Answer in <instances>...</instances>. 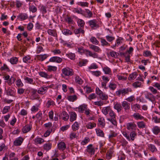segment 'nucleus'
<instances>
[{
  "label": "nucleus",
  "instance_id": "f257e3e1",
  "mask_svg": "<svg viewBox=\"0 0 160 160\" xmlns=\"http://www.w3.org/2000/svg\"><path fill=\"white\" fill-rule=\"evenodd\" d=\"M132 91V89L129 88H122L116 91V94L117 96H120L121 94L122 96H124L128 94L129 92H131Z\"/></svg>",
  "mask_w": 160,
  "mask_h": 160
},
{
  "label": "nucleus",
  "instance_id": "f03ea898",
  "mask_svg": "<svg viewBox=\"0 0 160 160\" xmlns=\"http://www.w3.org/2000/svg\"><path fill=\"white\" fill-rule=\"evenodd\" d=\"M61 71L63 74L65 76H71L74 74L73 70L68 67H66L62 69Z\"/></svg>",
  "mask_w": 160,
  "mask_h": 160
},
{
  "label": "nucleus",
  "instance_id": "7ed1b4c3",
  "mask_svg": "<svg viewBox=\"0 0 160 160\" xmlns=\"http://www.w3.org/2000/svg\"><path fill=\"white\" fill-rule=\"evenodd\" d=\"M6 93L8 96L14 97L15 94L14 89L12 87H9L5 90Z\"/></svg>",
  "mask_w": 160,
  "mask_h": 160
},
{
  "label": "nucleus",
  "instance_id": "20e7f679",
  "mask_svg": "<svg viewBox=\"0 0 160 160\" xmlns=\"http://www.w3.org/2000/svg\"><path fill=\"white\" fill-rule=\"evenodd\" d=\"M50 62H56L57 63H60L62 61V59L61 58L57 56H54L51 57L49 59Z\"/></svg>",
  "mask_w": 160,
  "mask_h": 160
},
{
  "label": "nucleus",
  "instance_id": "39448f33",
  "mask_svg": "<svg viewBox=\"0 0 160 160\" xmlns=\"http://www.w3.org/2000/svg\"><path fill=\"white\" fill-rule=\"evenodd\" d=\"M49 88L48 86H42L39 88L38 90V92L39 94L43 95L45 94Z\"/></svg>",
  "mask_w": 160,
  "mask_h": 160
},
{
  "label": "nucleus",
  "instance_id": "423d86ee",
  "mask_svg": "<svg viewBox=\"0 0 160 160\" xmlns=\"http://www.w3.org/2000/svg\"><path fill=\"white\" fill-rule=\"evenodd\" d=\"M122 105L124 110L127 112L129 110L130 108V104L127 101H124L122 102Z\"/></svg>",
  "mask_w": 160,
  "mask_h": 160
},
{
  "label": "nucleus",
  "instance_id": "0eeeda50",
  "mask_svg": "<svg viewBox=\"0 0 160 160\" xmlns=\"http://www.w3.org/2000/svg\"><path fill=\"white\" fill-rule=\"evenodd\" d=\"M124 39L122 38L119 37L117 39L115 44L111 46V47L114 49H115L116 47L118 46L121 43H122V41Z\"/></svg>",
  "mask_w": 160,
  "mask_h": 160
},
{
  "label": "nucleus",
  "instance_id": "6e6552de",
  "mask_svg": "<svg viewBox=\"0 0 160 160\" xmlns=\"http://www.w3.org/2000/svg\"><path fill=\"white\" fill-rule=\"evenodd\" d=\"M97 22L96 19H93L90 20L88 22L89 26L92 28L95 27L98 28L99 25L97 23Z\"/></svg>",
  "mask_w": 160,
  "mask_h": 160
},
{
  "label": "nucleus",
  "instance_id": "1a4fd4ad",
  "mask_svg": "<svg viewBox=\"0 0 160 160\" xmlns=\"http://www.w3.org/2000/svg\"><path fill=\"white\" fill-rule=\"evenodd\" d=\"M87 152L90 154H94L95 153V149L92 144H89L87 147Z\"/></svg>",
  "mask_w": 160,
  "mask_h": 160
},
{
  "label": "nucleus",
  "instance_id": "9d476101",
  "mask_svg": "<svg viewBox=\"0 0 160 160\" xmlns=\"http://www.w3.org/2000/svg\"><path fill=\"white\" fill-rule=\"evenodd\" d=\"M127 128L129 130H135L136 125L134 122H130L127 124Z\"/></svg>",
  "mask_w": 160,
  "mask_h": 160
},
{
  "label": "nucleus",
  "instance_id": "9b49d317",
  "mask_svg": "<svg viewBox=\"0 0 160 160\" xmlns=\"http://www.w3.org/2000/svg\"><path fill=\"white\" fill-rule=\"evenodd\" d=\"M69 120L71 122H72L75 121L77 118V115L74 112H70L69 113Z\"/></svg>",
  "mask_w": 160,
  "mask_h": 160
},
{
  "label": "nucleus",
  "instance_id": "f8f14e48",
  "mask_svg": "<svg viewBox=\"0 0 160 160\" xmlns=\"http://www.w3.org/2000/svg\"><path fill=\"white\" fill-rule=\"evenodd\" d=\"M114 108L118 112H121L122 109V104L119 102H116L114 104Z\"/></svg>",
  "mask_w": 160,
  "mask_h": 160
},
{
  "label": "nucleus",
  "instance_id": "ddd939ff",
  "mask_svg": "<svg viewBox=\"0 0 160 160\" xmlns=\"http://www.w3.org/2000/svg\"><path fill=\"white\" fill-rule=\"evenodd\" d=\"M32 128V125L27 124L22 129V131L24 133H26L29 131Z\"/></svg>",
  "mask_w": 160,
  "mask_h": 160
},
{
  "label": "nucleus",
  "instance_id": "4468645a",
  "mask_svg": "<svg viewBox=\"0 0 160 160\" xmlns=\"http://www.w3.org/2000/svg\"><path fill=\"white\" fill-rule=\"evenodd\" d=\"M23 141V139L22 138L19 137L16 139L13 142L14 145L15 146L20 145Z\"/></svg>",
  "mask_w": 160,
  "mask_h": 160
},
{
  "label": "nucleus",
  "instance_id": "2eb2a0df",
  "mask_svg": "<svg viewBox=\"0 0 160 160\" xmlns=\"http://www.w3.org/2000/svg\"><path fill=\"white\" fill-rule=\"evenodd\" d=\"M110 106L103 107L102 109V113L105 115H107L111 110Z\"/></svg>",
  "mask_w": 160,
  "mask_h": 160
},
{
  "label": "nucleus",
  "instance_id": "dca6fc26",
  "mask_svg": "<svg viewBox=\"0 0 160 160\" xmlns=\"http://www.w3.org/2000/svg\"><path fill=\"white\" fill-rule=\"evenodd\" d=\"M74 32L75 34L82 33V34L84 35L85 32L83 28L80 27L78 28L74 29Z\"/></svg>",
  "mask_w": 160,
  "mask_h": 160
},
{
  "label": "nucleus",
  "instance_id": "f3484780",
  "mask_svg": "<svg viewBox=\"0 0 160 160\" xmlns=\"http://www.w3.org/2000/svg\"><path fill=\"white\" fill-rule=\"evenodd\" d=\"M132 116L136 120H141L144 118L143 116L138 112L134 113L132 115Z\"/></svg>",
  "mask_w": 160,
  "mask_h": 160
},
{
  "label": "nucleus",
  "instance_id": "a211bd4d",
  "mask_svg": "<svg viewBox=\"0 0 160 160\" xmlns=\"http://www.w3.org/2000/svg\"><path fill=\"white\" fill-rule=\"evenodd\" d=\"M49 35L54 37H57V34L56 30L55 29H48L47 31Z\"/></svg>",
  "mask_w": 160,
  "mask_h": 160
},
{
  "label": "nucleus",
  "instance_id": "6ab92c4d",
  "mask_svg": "<svg viewBox=\"0 0 160 160\" xmlns=\"http://www.w3.org/2000/svg\"><path fill=\"white\" fill-rule=\"evenodd\" d=\"M148 149L153 153L156 152L157 150L155 146L153 144H148Z\"/></svg>",
  "mask_w": 160,
  "mask_h": 160
},
{
  "label": "nucleus",
  "instance_id": "aec40b11",
  "mask_svg": "<svg viewBox=\"0 0 160 160\" xmlns=\"http://www.w3.org/2000/svg\"><path fill=\"white\" fill-rule=\"evenodd\" d=\"M58 146L59 149L62 151H63L66 148V144L63 142H59L58 144Z\"/></svg>",
  "mask_w": 160,
  "mask_h": 160
},
{
  "label": "nucleus",
  "instance_id": "412c9836",
  "mask_svg": "<svg viewBox=\"0 0 160 160\" xmlns=\"http://www.w3.org/2000/svg\"><path fill=\"white\" fill-rule=\"evenodd\" d=\"M113 152V149L111 148L108 151L106 155V157L107 159L109 160L111 158Z\"/></svg>",
  "mask_w": 160,
  "mask_h": 160
},
{
  "label": "nucleus",
  "instance_id": "4be33fe9",
  "mask_svg": "<svg viewBox=\"0 0 160 160\" xmlns=\"http://www.w3.org/2000/svg\"><path fill=\"white\" fill-rule=\"evenodd\" d=\"M89 46L90 48L94 50L95 52H99L101 51L100 48L97 46L92 44H89Z\"/></svg>",
  "mask_w": 160,
  "mask_h": 160
},
{
  "label": "nucleus",
  "instance_id": "5701e85b",
  "mask_svg": "<svg viewBox=\"0 0 160 160\" xmlns=\"http://www.w3.org/2000/svg\"><path fill=\"white\" fill-rule=\"evenodd\" d=\"M145 97L149 100L152 101L155 99V97L150 92H148L146 95Z\"/></svg>",
  "mask_w": 160,
  "mask_h": 160
},
{
  "label": "nucleus",
  "instance_id": "b1692460",
  "mask_svg": "<svg viewBox=\"0 0 160 160\" xmlns=\"http://www.w3.org/2000/svg\"><path fill=\"white\" fill-rule=\"evenodd\" d=\"M38 91L36 89H31V93L32 95H31V98L32 100L35 99L36 98L37 92Z\"/></svg>",
  "mask_w": 160,
  "mask_h": 160
},
{
  "label": "nucleus",
  "instance_id": "393cba45",
  "mask_svg": "<svg viewBox=\"0 0 160 160\" xmlns=\"http://www.w3.org/2000/svg\"><path fill=\"white\" fill-rule=\"evenodd\" d=\"M79 127V124L77 122H75L72 126V130L74 132L78 130Z\"/></svg>",
  "mask_w": 160,
  "mask_h": 160
},
{
  "label": "nucleus",
  "instance_id": "a878e982",
  "mask_svg": "<svg viewBox=\"0 0 160 160\" xmlns=\"http://www.w3.org/2000/svg\"><path fill=\"white\" fill-rule=\"evenodd\" d=\"M48 56V55L47 54L39 55L37 56V58L38 60L41 61H43L46 59Z\"/></svg>",
  "mask_w": 160,
  "mask_h": 160
},
{
  "label": "nucleus",
  "instance_id": "bb28decb",
  "mask_svg": "<svg viewBox=\"0 0 160 160\" xmlns=\"http://www.w3.org/2000/svg\"><path fill=\"white\" fill-rule=\"evenodd\" d=\"M69 118V116L65 111L62 112V119L65 121H68Z\"/></svg>",
  "mask_w": 160,
  "mask_h": 160
},
{
  "label": "nucleus",
  "instance_id": "cd10ccee",
  "mask_svg": "<svg viewBox=\"0 0 160 160\" xmlns=\"http://www.w3.org/2000/svg\"><path fill=\"white\" fill-rule=\"evenodd\" d=\"M28 15L26 13H21L17 16L18 18H20L21 20H25L28 18Z\"/></svg>",
  "mask_w": 160,
  "mask_h": 160
},
{
  "label": "nucleus",
  "instance_id": "c85d7f7f",
  "mask_svg": "<svg viewBox=\"0 0 160 160\" xmlns=\"http://www.w3.org/2000/svg\"><path fill=\"white\" fill-rule=\"evenodd\" d=\"M87 109V105L85 104H83L80 105L78 107V111L81 113H83L84 110L85 111Z\"/></svg>",
  "mask_w": 160,
  "mask_h": 160
},
{
  "label": "nucleus",
  "instance_id": "c756f323",
  "mask_svg": "<svg viewBox=\"0 0 160 160\" xmlns=\"http://www.w3.org/2000/svg\"><path fill=\"white\" fill-rule=\"evenodd\" d=\"M77 97L76 95H70L68 96L67 98L70 101L73 102L77 99Z\"/></svg>",
  "mask_w": 160,
  "mask_h": 160
},
{
  "label": "nucleus",
  "instance_id": "7c9ffc66",
  "mask_svg": "<svg viewBox=\"0 0 160 160\" xmlns=\"http://www.w3.org/2000/svg\"><path fill=\"white\" fill-rule=\"evenodd\" d=\"M44 141V140L41 138H37L34 140V142L36 144H41Z\"/></svg>",
  "mask_w": 160,
  "mask_h": 160
},
{
  "label": "nucleus",
  "instance_id": "2f4dec72",
  "mask_svg": "<svg viewBox=\"0 0 160 160\" xmlns=\"http://www.w3.org/2000/svg\"><path fill=\"white\" fill-rule=\"evenodd\" d=\"M62 33L66 36H68L69 35H72V32L70 30L65 29L62 31Z\"/></svg>",
  "mask_w": 160,
  "mask_h": 160
},
{
  "label": "nucleus",
  "instance_id": "473e14b6",
  "mask_svg": "<svg viewBox=\"0 0 160 160\" xmlns=\"http://www.w3.org/2000/svg\"><path fill=\"white\" fill-rule=\"evenodd\" d=\"M100 39L102 46L106 47L109 46H110V44L104 39L101 38Z\"/></svg>",
  "mask_w": 160,
  "mask_h": 160
},
{
  "label": "nucleus",
  "instance_id": "72a5a7b5",
  "mask_svg": "<svg viewBox=\"0 0 160 160\" xmlns=\"http://www.w3.org/2000/svg\"><path fill=\"white\" fill-rule=\"evenodd\" d=\"M39 74L42 77L47 79L50 78V76L45 72H39Z\"/></svg>",
  "mask_w": 160,
  "mask_h": 160
},
{
  "label": "nucleus",
  "instance_id": "f704fd0d",
  "mask_svg": "<svg viewBox=\"0 0 160 160\" xmlns=\"http://www.w3.org/2000/svg\"><path fill=\"white\" fill-rule=\"evenodd\" d=\"M96 132L97 136L104 137V134L103 131L99 129H96Z\"/></svg>",
  "mask_w": 160,
  "mask_h": 160
},
{
  "label": "nucleus",
  "instance_id": "c9c22d12",
  "mask_svg": "<svg viewBox=\"0 0 160 160\" xmlns=\"http://www.w3.org/2000/svg\"><path fill=\"white\" fill-rule=\"evenodd\" d=\"M99 124L102 127H104L105 126V121L103 118H99L98 119Z\"/></svg>",
  "mask_w": 160,
  "mask_h": 160
},
{
  "label": "nucleus",
  "instance_id": "e433bc0d",
  "mask_svg": "<svg viewBox=\"0 0 160 160\" xmlns=\"http://www.w3.org/2000/svg\"><path fill=\"white\" fill-rule=\"evenodd\" d=\"M57 69V68L55 66H48L47 70L49 72H55Z\"/></svg>",
  "mask_w": 160,
  "mask_h": 160
},
{
  "label": "nucleus",
  "instance_id": "4c0bfd02",
  "mask_svg": "<svg viewBox=\"0 0 160 160\" xmlns=\"http://www.w3.org/2000/svg\"><path fill=\"white\" fill-rule=\"evenodd\" d=\"M66 56L70 59L74 60L75 59V53L69 52L66 54Z\"/></svg>",
  "mask_w": 160,
  "mask_h": 160
},
{
  "label": "nucleus",
  "instance_id": "58836bf2",
  "mask_svg": "<svg viewBox=\"0 0 160 160\" xmlns=\"http://www.w3.org/2000/svg\"><path fill=\"white\" fill-rule=\"evenodd\" d=\"M18 61V59L15 57H13L10 59L9 62L12 64H15L17 63Z\"/></svg>",
  "mask_w": 160,
  "mask_h": 160
},
{
  "label": "nucleus",
  "instance_id": "ea45409f",
  "mask_svg": "<svg viewBox=\"0 0 160 160\" xmlns=\"http://www.w3.org/2000/svg\"><path fill=\"white\" fill-rule=\"evenodd\" d=\"M78 137V135L75 132H72L69 134V138L71 140L77 138Z\"/></svg>",
  "mask_w": 160,
  "mask_h": 160
},
{
  "label": "nucleus",
  "instance_id": "a19ab883",
  "mask_svg": "<svg viewBox=\"0 0 160 160\" xmlns=\"http://www.w3.org/2000/svg\"><path fill=\"white\" fill-rule=\"evenodd\" d=\"M103 70L106 74H110L111 73V70L110 68L107 66L103 67Z\"/></svg>",
  "mask_w": 160,
  "mask_h": 160
},
{
  "label": "nucleus",
  "instance_id": "79ce46f5",
  "mask_svg": "<svg viewBox=\"0 0 160 160\" xmlns=\"http://www.w3.org/2000/svg\"><path fill=\"white\" fill-rule=\"evenodd\" d=\"M52 147V144L50 143H48L43 145V149L47 151L50 150Z\"/></svg>",
  "mask_w": 160,
  "mask_h": 160
},
{
  "label": "nucleus",
  "instance_id": "37998d69",
  "mask_svg": "<svg viewBox=\"0 0 160 160\" xmlns=\"http://www.w3.org/2000/svg\"><path fill=\"white\" fill-rule=\"evenodd\" d=\"M72 12L74 13H77L78 14H83V11L81 8H80L79 9H78V8H74L72 10Z\"/></svg>",
  "mask_w": 160,
  "mask_h": 160
},
{
  "label": "nucleus",
  "instance_id": "c03bdc74",
  "mask_svg": "<svg viewBox=\"0 0 160 160\" xmlns=\"http://www.w3.org/2000/svg\"><path fill=\"white\" fill-rule=\"evenodd\" d=\"M24 79L27 83L32 84H33V80L32 78H30L27 77H24Z\"/></svg>",
  "mask_w": 160,
  "mask_h": 160
},
{
  "label": "nucleus",
  "instance_id": "a18cd8bd",
  "mask_svg": "<svg viewBox=\"0 0 160 160\" xmlns=\"http://www.w3.org/2000/svg\"><path fill=\"white\" fill-rule=\"evenodd\" d=\"M138 76V74L136 72H133L130 74L128 77V79L129 80H131L132 79H135L137 76Z\"/></svg>",
  "mask_w": 160,
  "mask_h": 160
},
{
  "label": "nucleus",
  "instance_id": "49530a36",
  "mask_svg": "<svg viewBox=\"0 0 160 160\" xmlns=\"http://www.w3.org/2000/svg\"><path fill=\"white\" fill-rule=\"evenodd\" d=\"M137 124L138 127L139 128H143L146 127L145 124L143 121L137 122Z\"/></svg>",
  "mask_w": 160,
  "mask_h": 160
},
{
  "label": "nucleus",
  "instance_id": "de8ad7c7",
  "mask_svg": "<svg viewBox=\"0 0 160 160\" xmlns=\"http://www.w3.org/2000/svg\"><path fill=\"white\" fill-rule=\"evenodd\" d=\"M55 105V102L52 99H49L47 102L46 105L48 108H49L51 105Z\"/></svg>",
  "mask_w": 160,
  "mask_h": 160
},
{
  "label": "nucleus",
  "instance_id": "09e8293b",
  "mask_svg": "<svg viewBox=\"0 0 160 160\" xmlns=\"http://www.w3.org/2000/svg\"><path fill=\"white\" fill-rule=\"evenodd\" d=\"M78 23L79 27L83 28L85 22L82 19H79L78 21Z\"/></svg>",
  "mask_w": 160,
  "mask_h": 160
},
{
  "label": "nucleus",
  "instance_id": "8fccbe9b",
  "mask_svg": "<svg viewBox=\"0 0 160 160\" xmlns=\"http://www.w3.org/2000/svg\"><path fill=\"white\" fill-rule=\"evenodd\" d=\"M85 12L87 15V16H86V17L90 18L92 17L93 13L92 12L90 11L88 9H85Z\"/></svg>",
  "mask_w": 160,
  "mask_h": 160
},
{
  "label": "nucleus",
  "instance_id": "3c124183",
  "mask_svg": "<svg viewBox=\"0 0 160 160\" xmlns=\"http://www.w3.org/2000/svg\"><path fill=\"white\" fill-rule=\"evenodd\" d=\"M96 126V124L94 122H89L87 124L86 127L88 129H92Z\"/></svg>",
  "mask_w": 160,
  "mask_h": 160
},
{
  "label": "nucleus",
  "instance_id": "603ef678",
  "mask_svg": "<svg viewBox=\"0 0 160 160\" xmlns=\"http://www.w3.org/2000/svg\"><path fill=\"white\" fill-rule=\"evenodd\" d=\"M88 55L94 58H98V55L96 53H92L91 51L88 50Z\"/></svg>",
  "mask_w": 160,
  "mask_h": 160
},
{
  "label": "nucleus",
  "instance_id": "864d4df0",
  "mask_svg": "<svg viewBox=\"0 0 160 160\" xmlns=\"http://www.w3.org/2000/svg\"><path fill=\"white\" fill-rule=\"evenodd\" d=\"M15 83L16 85L18 87H22L23 86V84L20 79H18L16 81Z\"/></svg>",
  "mask_w": 160,
  "mask_h": 160
},
{
  "label": "nucleus",
  "instance_id": "5fc2aeb1",
  "mask_svg": "<svg viewBox=\"0 0 160 160\" xmlns=\"http://www.w3.org/2000/svg\"><path fill=\"white\" fill-rule=\"evenodd\" d=\"M90 41L93 44L98 45L99 43V42L97 39L96 38L94 37H92L90 39Z\"/></svg>",
  "mask_w": 160,
  "mask_h": 160
},
{
  "label": "nucleus",
  "instance_id": "6e6d98bb",
  "mask_svg": "<svg viewBox=\"0 0 160 160\" xmlns=\"http://www.w3.org/2000/svg\"><path fill=\"white\" fill-rule=\"evenodd\" d=\"M136 135L137 133L135 131H132V132L130 133L129 135L130 137V140H132V141H134L135 137L136 136Z\"/></svg>",
  "mask_w": 160,
  "mask_h": 160
},
{
  "label": "nucleus",
  "instance_id": "4d7b16f0",
  "mask_svg": "<svg viewBox=\"0 0 160 160\" xmlns=\"http://www.w3.org/2000/svg\"><path fill=\"white\" fill-rule=\"evenodd\" d=\"M75 81L76 82L80 85L82 84L83 81L82 79L78 76H77L75 78Z\"/></svg>",
  "mask_w": 160,
  "mask_h": 160
},
{
  "label": "nucleus",
  "instance_id": "13d9d810",
  "mask_svg": "<svg viewBox=\"0 0 160 160\" xmlns=\"http://www.w3.org/2000/svg\"><path fill=\"white\" fill-rule=\"evenodd\" d=\"M152 131L154 134L157 135L160 132V129L158 126H156L153 128Z\"/></svg>",
  "mask_w": 160,
  "mask_h": 160
},
{
  "label": "nucleus",
  "instance_id": "bf43d9fd",
  "mask_svg": "<svg viewBox=\"0 0 160 160\" xmlns=\"http://www.w3.org/2000/svg\"><path fill=\"white\" fill-rule=\"evenodd\" d=\"M31 58L29 56H27L23 58V62L25 63H30V62Z\"/></svg>",
  "mask_w": 160,
  "mask_h": 160
},
{
  "label": "nucleus",
  "instance_id": "052dcab7",
  "mask_svg": "<svg viewBox=\"0 0 160 160\" xmlns=\"http://www.w3.org/2000/svg\"><path fill=\"white\" fill-rule=\"evenodd\" d=\"M78 5H80L81 7H88L89 3L87 2H78L77 3Z\"/></svg>",
  "mask_w": 160,
  "mask_h": 160
},
{
  "label": "nucleus",
  "instance_id": "680f3d73",
  "mask_svg": "<svg viewBox=\"0 0 160 160\" xmlns=\"http://www.w3.org/2000/svg\"><path fill=\"white\" fill-rule=\"evenodd\" d=\"M107 120L108 121H110L112 124L114 125L115 126H117V122L115 118H107Z\"/></svg>",
  "mask_w": 160,
  "mask_h": 160
},
{
  "label": "nucleus",
  "instance_id": "e2e57ef3",
  "mask_svg": "<svg viewBox=\"0 0 160 160\" xmlns=\"http://www.w3.org/2000/svg\"><path fill=\"white\" fill-rule=\"evenodd\" d=\"M117 85L114 83L111 82L108 86L109 88L112 90H115L117 87Z\"/></svg>",
  "mask_w": 160,
  "mask_h": 160
},
{
  "label": "nucleus",
  "instance_id": "0e129e2a",
  "mask_svg": "<svg viewBox=\"0 0 160 160\" xmlns=\"http://www.w3.org/2000/svg\"><path fill=\"white\" fill-rule=\"evenodd\" d=\"M44 126L45 128L47 129H52V124L51 122L46 123L44 124Z\"/></svg>",
  "mask_w": 160,
  "mask_h": 160
},
{
  "label": "nucleus",
  "instance_id": "69168bd1",
  "mask_svg": "<svg viewBox=\"0 0 160 160\" xmlns=\"http://www.w3.org/2000/svg\"><path fill=\"white\" fill-rule=\"evenodd\" d=\"M29 10L32 13H34L37 12V8L34 5H31L29 7Z\"/></svg>",
  "mask_w": 160,
  "mask_h": 160
},
{
  "label": "nucleus",
  "instance_id": "338daca9",
  "mask_svg": "<svg viewBox=\"0 0 160 160\" xmlns=\"http://www.w3.org/2000/svg\"><path fill=\"white\" fill-rule=\"evenodd\" d=\"M0 70L1 71L6 70L7 71L9 72L10 71L9 67L5 64H4L3 66L1 67Z\"/></svg>",
  "mask_w": 160,
  "mask_h": 160
},
{
  "label": "nucleus",
  "instance_id": "774afa93",
  "mask_svg": "<svg viewBox=\"0 0 160 160\" xmlns=\"http://www.w3.org/2000/svg\"><path fill=\"white\" fill-rule=\"evenodd\" d=\"M40 10L42 13L43 14H45L47 12L46 7L43 5L41 6Z\"/></svg>",
  "mask_w": 160,
  "mask_h": 160
}]
</instances>
